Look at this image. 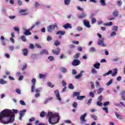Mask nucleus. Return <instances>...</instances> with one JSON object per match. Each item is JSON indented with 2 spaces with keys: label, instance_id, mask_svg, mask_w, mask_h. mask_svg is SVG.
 <instances>
[{
  "label": "nucleus",
  "instance_id": "nucleus-34",
  "mask_svg": "<svg viewBox=\"0 0 125 125\" xmlns=\"http://www.w3.org/2000/svg\"><path fill=\"white\" fill-rule=\"evenodd\" d=\"M89 51L90 52H95V51H96V50L95 49V48L92 47L90 48Z\"/></svg>",
  "mask_w": 125,
  "mask_h": 125
},
{
  "label": "nucleus",
  "instance_id": "nucleus-8",
  "mask_svg": "<svg viewBox=\"0 0 125 125\" xmlns=\"http://www.w3.org/2000/svg\"><path fill=\"white\" fill-rule=\"evenodd\" d=\"M80 64H81V61L77 59H74L72 62V65L73 66H79Z\"/></svg>",
  "mask_w": 125,
  "mask_h": 125
},
{
  "label": "nucleus",
  "instance_id": "nucleus-64",
  "mask_svg": "<svg viewBox=\"0 0 125 125\" xmlns=\"http://www.w3.org/2000/svg\"><path fill=\"white\" fill-rule=\"evenodd\" d=\"M18 3L19 5H22V1L21 0H18Z\"/></svg>",
  "mask_w": 125,
  "mask_h": 125
},
{
  "label": "nucleus",
  "instance_id": "nucleus-39",
  "mask_svg": "<svg viewBox=\"0 0 125 125\" xmlns=\"http://www.w3.org/2000/svg\"><path fill=\"white\" fill-rule=\"evenodd\" d=\"M80 94V93L78 92H74L73 93V96H79Z\"/></svg>",
  "mask_w": 125,
  "mask_h": 125
},
{
  "label": "nucleus",
  "instance_id": "nucleus-26",
  "mask_svg": "<svg viewBox=\"0 0 125 125\" xmlns=\"http://www.w3.org/2000/svg\"><path fill=\"white\" fill-rule=\"evenodd\" d=\"M104 25L106 26H112L113 25V22H106L104 23Z\"/></svg>",
  "mask_w": 125,
  "mask_h": 125
},
{
  "label": "nucleus",
  "instance_id": "nucleus-3",
  "mask_svg": "<svg viewBox=\"0 0 125 125\" xmlns=\"http://www.w3.org/2000/svg\"><path fill=\"white\" fill-rule=\"evenodd\" d=\"M55 28H58L57 27V23H55L53 25H49L47 27V31L49 32V33H51L53 31H54L55 30Z\"/></svg>",
  "mask_w": 125,
  "mask_h": 125
},
{
  "label": "nucleus",
  "instance_id": "nucleus-41",
  "mask_svg": "<svg viewBox=\"0 0 125 125\" xmlns=\"http://www.w3.org/2000/svg\"><path fill=\"white\" fill-rule=\"evenodd\" d=\"M103 110L104 111V112L106 113H109V111L108 110V107H103Z\"/></svg>",
  "mask_w": 125,
  "mask_h": 125
},
{
  "label": "nucleus",
  "instance_id": "nucleus-44",
  "mask_svg": "<svg viewBox=\"0 0 125 125\" xmlns=\"http://www.w3.org/2000/svg\"><path fill=\"white\" fill-rule=\"evenodd\" d=\"M72 106L74 107V108H77L78 107V103H77V102H74Z\"/></svg>",
  "mask_w": 125,
  "mask_h": 125
},
{
  "label": "nucleus",
  "instance_id": "nucleus-62",
  "mask_svg": "<svg viewBox=\"0 0 125 125\" xmlns=\"http://www.w3.org/2000/svg\"><path fill=\"white\" fill-rule=\"evenodd\" d=\"M96 87H98V86H100V84L99 83V82H98V81L96 82Z\"/></svg>",
  "mask_w": 125,
  "mask_h": 125
},
{
  "label": "nucleus",
  "instance_id": "nucleus-25",
  "mask_svg": "<svg viewBox=\"0 0 125 125\" xmlns=\"http://www.w3.org/2000/svg\"><path fill=\"white\" fill-rule=\"evenodd\" d=\"M0 83L1 84H5L6 83H7V82L1 79H0Z\"/></svg>",
  "mask_w": 125,
  "mask_h": 125
},
{
  "label": "nucleus",
  "instance_id": "nucleus-53",
  "mask_svg": "<svg viewBox=\"0 0 125 125\" xmlns=\"http://www.w3.org/2000/svg\"><path fill=\"white\" fill-rule=\"evenodd\" d=\"M95 23H96V19L95 18H93L91 20V23L94 24Z\"/></svg>",
  "mask_w": 125,
  "mask_h": 125
},
{
  "label": "nucleus",
  "instance_id": "nucleus-21",
  "mask_svg": "<svg viewBox=\"0 0 125 125\" xmlns=\"http://www.w3.org/2000/svg\"><path fill=\"white\" fill-rule=\"evenodd\" d=\"M46 115H47V114H46L45 112L42 111L40 113V117H41V118H44V117H45Z\"/></svg>",
  "mask_w": 125,
  "mask_h": 125
},
{
  "label": "nucleus",
  "instance_id": "nucleus-6",
  "mask_svg": "<svg viewBox=\"0 0 125 125\" xmlns=\"http://www.w3.org/2000/svg\"><path fill=\"white\" fill-rule=\"evenodd\" d=\"M60 51H61V49L59 47L57 48V50L52 49V52L55 55H59L60 54Z\"/></svg>",
  "mask_w": 125,
  "mask_h": 125
},
{
  "label": "nucleus",
  "instance_id": "nucleus-50",
  "mask_svg": "<svg viewBox=\"0 0 125 125\" xmlns=\"http://www.w3.org/2000/svg\"><path fill=\"white\" fill-rule=\"evenodd\" d=\"M14 29L15 31H17L18 34H19L20 29H19V28H18V27L15 26L14 27Z\"/></svg>",
  "mask_w": 125,
  "mask_h": 125
},
{
  "label": "nucleus",
  "instance_id": "nucleus-63",
  "mask_svg": "<svg viewBox=\"0 0 125 125\" xmlns=\"http://www.w3.org/2000/svg\"><path fill=\"white\" fill-rule=\"evenodd\" d=\"M77 74V70L76 69L72 70V75H76Z\"/></svg>",
  "mask_w": 125,
  "mask_h": 125
},
{
  "label": "nucleus",
  "instance_id": "nucleus-47",
  "mask_svg": "<svg viewBox=\"0 0 125 125\" xmlns=\"http://www.w3.org/2000/svg\"><path fill=\"white\" fill-rule=\"evenodd\" d=\"M45 77V75L44 74H39V78L40 79H43Z\"/></svg>",
  "mask_w": 125,
  "mask_h": 125
},
{
  "label": "nucleus",
  "instance_id": "nucleus-24",
  "mask_svg": "<svg viewBox=\"0 0 125 125\" xmlns=\"http://www.w3.org/2000/svg\"><path fill=\"white\" fill-rule=\"evenodd\" d=\"M113 15L114 17H118L119 16V12L115 11L113 13Z\"/></svg>",
  "mask_w": 125,
  "mask_h": 125
},
{
  "label": "nucleus",
  "instance_id": "nucleus-30",
  "mask_svg": "<svg viewBox=\"0 0 125 125\" xmlns=\"http://www.w3.org/2000/svg\"><path fill=\"white\" fill-rule=\"evenodd\" d=\"M104 89L103 88H100L98 90H97V93L98 94H100L103 91Z\"/></svg>",
  "mask_w": 125,
  "mask_h": 125
},
{
  "label": "nucleus",
  "instance_id": "nucleus-23",
  "mask_svg": "<svg viewBox=\"0 0 125 125\" xmlns=\"http://www.w3.org/2000/svg\"><path fill=\"white\" fill-rule=\"evenodd\" d=\"M118 74V69L116 68L114 70V72L112 73V77H115Z\"/></svg>",
  "mask_w": 125,
  "mask_h": 125
},
{
  "label": "nucleus",
  "instance_id": "nucleus-49",
  "mask_svg": "<svg viewBox=\"0 0 125 125\" xmlns=\"http://www.w3.org/2000/svg\"><path fill=\"white\" fill-rule=\"evenodd\" d=\"M79 57L80 53H77L74 56V58H75V59H78V58H79Z\"/></svg>",
  "mask_w": 125,
  "mask_h": 125
},
{
  "label": "nucleus",
  "instance_id": "nucleus-56",
  "mask_svg": "<svg viewBox=\"0 0 125 125\" xmlns=\"http://www.w3.org/2000/svg\"><path fill=\"white\" fill-rule=\"evenodd\" d=\"M116 80L118 82H121V81L122 80V77L121 76L118 77Z\"/></svg>",
  "mask_w": 125,
  "mask_h": 125
},
{
  "label": "nucleus",
  "instance_id": "nucleus-18",
  "mask_svg": "<svg viewBox=\"0 0 125 125\" xmlns=\"http://www.w3.org/2000/svg\"><path fill=\"white\" fill-rule=\"evenodd\" d=\"M54 44L55 45V46H58L61 44V42L58 40H56L54 42Z\"/></svg>",
  "mask_w": 125,
  "mask_h": 125
},
{
  "label": "nucleus",
  "instance_id": "nucleus-33",
  "mask_svg": "<svg viewBox=\"0 0 125 125\" xmlns=\"http://www.w3.org/2000/svg\"><path fill=\"white\" fill-rule=\"evenodd\" d=\"M91 117L92 119H93L95 121H96L97 120V116H96L95 115L93 114L91 115Z\"/></svg>",
  "mask_w": 125,
  "mask_h": 125
},
{
  "label": "nucleus",
  "instance_id": "nucleus-58",
  "mask_svg": "<svg viewBox=\"0 0 125 125\" xmlns=\"http://www.w3.org/2000/svg\"><path fill=\"white\" fill-rule=\"evenodd\" d=\"M16 92H17V93H18V94H20L21 93V91L19 89H17L16 90Z\"/></svg>",
  "mask_w": 125,
  "mask_h": 125
},
{
  "label": "nucleus",
  "instance_id": "nucleus-32",
  "mask_svg": "<svg viewBox=\"0 0 125 125\" xmlns=\"http://www.w3.org/2000/svg\"><path fill=\"white\" fill-rule=\"evenodd\" d=\"M21 41H22V42H26V41H27V39H26V37H25L24 35L21 37Z\"/></svg>",
  "mask_w": 125,
  "mask_h": 125
},
{
  "label": "nucleus",
  "instance_id": "nucleus-46",
  "mask_svg": "<svg viewBox=\"0 0 125 125\" xmlns=\"http://www.w3.org/2000/svg\"><path fill=\"white\" fill-rule=\"evenodd\" d=\"M97 106H100V107H101V106L103 105V103H101V102H97Z\"/></svg>",
  "mask_w": 125,
  "mask_h": 125
},
{
  "label": "nucleus",
  "instance_id": "nucleus-59",
  "mask_svg": "<svg viewBox=\"0 0 125 125\" xmlns=\"http://www.w3.org/2000/svg\"><path fill=\"white\" fill-rule=\"evenodd\" d=\"M89 95H90V96H91V97L93 98V97H94V93L91 92L89 93Z\"/></svg>",
  "mask_w": 125,
  "mask_h": 125
},
{
  "label": "nucleus",
  "instance_id": "nucleus-51",
  "mask_svg": "<svg viewBox=\"0 0 125 125\" xmlns=\"http://www.w3.org/2000/svg\"><path fill=\"white\" fill-rule=\"evenodd\" d=\"M47 41H48V42L52 41V37H51V36H48L47 38Z\"/></svg>",
  "mask_w": 125,
  "mask_h": 125
},
{
  "label": "nucleus",
  "instance_id": "nucleus-61",
  "mask_svg": "<svg viewBox=\"0 0 125 125\" xmlns=\"http://www.w3.org/2000/svg\"><path fill=\"white\" fill-rule=\"evenodd\" d=\"M117 3L119 6H122V4L123 3V2H122L121 1H118Z\"/></svg>",
  "mask_w": 125,
  "mask_h": 125
},
{
  "label": "nucleus",
  "instance_id": "nucleus-7",
  "mask_svg": "<svg viewBox=\"0 0 125 125\" xmlns=\"http://www.w3.org/2000/svg\"><path fill=\"white\" fill-rule=\"evenodd\" d=\"M27 112V110L26 109H23L21 111H20V117H19V120L20 121L22 120V118L24 117V115H25V113Z\"/></svg>",
  "mask_w": 125,
  "mask_h": 125
},
{
  "label": "nucleus",
  "instance_id": "nucleus-1",
  "mask_svg": "<svg viewBox=\"0 0 125 125\" xmlns=\"http://www.w3.org/2000/svg\"><path fill=\"white\" fill-rule=\"evenodd\" d=\"M14 113L9 109H4L0 113V123L3 125L12 124L14 122Z\"/></svg>",
  "mask_w": 125,
  "mask_h": 125
},
{
  "label": "nucleus",
  "instance_id": "nucleus-14",
  "mask_svg": "<svg viewBox=\"0 0 125 125\" xmlns=\"http://www.w3.org/2000/svg\"><path fill=\"white\" fill-rule=\"evenodd\" d=\"M85 117H86V113L84 114L83 115H82L81 117H80V121L81 122H86L85 119Z\"/></svg>",
  "mask_w": 125,
  "mask_h": 125
},
{
  "label": "nucleus",
  "instance_id": "nucleus-42",
  "mask_svg": "<svg viewBox=\"0 0 125 125\" xmlns=\"http://www.w3.org/2000/svg\"><path fill=\"white\" fill-rule=\"evenodd\" d=\"M110 104V102H106L104 103L103 105L104 107H107V106H108V105Z\"/></svg>",
  "mask_w": 125,
  "mask_h": 125
},
{
  "label": "nucleus",
  "instance_id": "nucleus-2",
  "mask_svg": "<svg viewBox=\"0 0 125 125\" xmlns=\"http://www.w3.org/2000/svg\"><path fill=\"white\" fill-rule=\"evenodd\" d=\"M47 116L49 118L48 122L50 125H56L60 121V116L58 113H54L52 112L49 111Z\"/></svg>",
  "mask_w": 125,
  "mask_h": 125
},
{
  "label": "nucleus",
  "instance_id": "nucleus-48",
  "mask_svg": "<svg viewBox=\"0 0 125 125\" xmlns=\"http://www.w3.org/2000/svg\"><path fill=\"white\" fill-rule=\"evenodd\" d=\"M68 88H70V89H74V86L73 85V84L70 83L69 84Z\"/></svg>",
  "mask_w": 125,
  "mask_h": 125
},
{
  "label": "nucleus",
  "instance_id": "nucleus-52",
  "mask_svg": "<svg viewBox=\"0 0 125 125\" xmlns=\"http://www.w3.org/2000/svg\"><path fill=\"white\" fill-rule=\"evenodd\" d=\"M20 104H21V105H23V106H25V105H26V103H25V102L22 100H21L20 101Z\"/></svg>",
  "mask_w": 125,
  "mask_h": 125
},
{
  "label": "nucleus",
  "instance_id": "nucleus-9",
  "mask_svg": "<svg viewBox=\"0 0 125 125\" xmlns=\"http://www.w3.org/2000/svg\"><path fill=\"white\" fill-rule=\"evenodd\" d=\"M54 93L56 97L57 98V100H59V101H61L62 99L60 97V93H59V91L58 90H55L54 91Z\"/></svg>",
  "mask_w": 125,
  "mask_h": 125
},
{
  "label": "nucleus",
  "instance_id": "nucleus-11",
  "mask_svg": "<svg viewBox=\"0 0 125 125\" xmlns=\"http://www.w3.org/2000/svg\"><path fill=\"white\" fill-rule=\"evenodd\" d=\"M98 45H102L104 47L106 46V45L104 43V39L102 38L101 40H99V42H98Z\"/></svg>",
  "mask_w": 125,
  "mask_h": 125
},
{
  "label": "nucleus",
  "instance_id": "nucleus-36",
  "mask_svg": "<svg viewBox=\"0 0 125 125\" xmlns=\"http://www.w3.org/2000/svg\"><path fill=\"white\" fill-rule=\"evenodd\" d=\"M70 0H64V4L66 5H69L70 4Z\"/></svg>",
  "mask_w": 125,
  "mask_h": 125
},
{
  "label": "nucleus",
  "instance_id": "nucleus-31",
  "mask_svg": "<svg viewBox=\"0 0 125 125\" xmlns=\"http://www.w3.org/2000/svg\"><path fill=\"white\" fill-rule=\"evenodd\" d=\"M60 70L62 73H66L67 72V69L65 67H62Z\"/></svg>",
  "mask_w": 125,
  "mask_h": 125
},
{
  "label": "nucleus",
  "instance_id": "nucleus-35",
  "mask_svg": "<svg viewBox=\"0 0 125 125\" xmlns=\"http://www.w3.org/2000/svg\"><path fill=\"white\" fill-rule=\"evenodd\" d=\"M48 59H49V60H50L51 62L54 61V57L52 56H49L48 58Z\"/></svg>",
  "mask_w": 125,
  "mask_h": 125
},
{
  "label": "nucleus",
  "instance_id": "nucleus-4",
  "mask_svg": "<svg viewBox=\"0 0 125 125\" xmlns=\"http://www.w3.org/2000/svg\"><path fill=\"white\" fill-rule=\"evenodd\" d=\"M36 27V25H33L32 26L30 29H27L26 30L24 33L23 34H24L25 36H30L32 35V33L30 32V31H32L33 29H34V27Z\"/></svg>",
  "mask_w": 125,
  "mask_h": 125
},
{
  "label": "nucleus",
  "instance_id": "nucleus-5",
  "mask_svg": "<svg viewBox=\"0 0 125 125\" xmlns=\"http://www.w3.org/2000/svg\"><path fill=\"white\" fill-rule=\"evenodd\" d=\"M32 85L31 86V92H34L35 91V89L36 88V80L35 78H33L32 79Z\"/></svg>",
  "mask_w": 125,
  "mask_h": 125
},
{
  "label": "nucleus",
  "instance_id": "nucleus-12",
  "mask_svg": "<svg viewBox=\"0 0 125 125\" xmlns=\"http://www.w3.org/2000/svg\"><path fill=\"white\" fill-rule=\"evenodd\" d=\"M83 25H85L86 28H90L91 27L90 23H89V21L84 20L83 21Z\"/></svg>",
  "mask_w": 125,
  "mask_h": 125
},
{
  "label": "nucleus",
  "instance_id": "nucleus-60",
  "mask_svg": "<svg viewBox=\"0 0 125 125\" xmlns=\"http://www.w3.org/2000/svg\"><path fill=\"white\" fill-rule=\"evenodd\" d=\"M91 83V87L92 89H93V88H94V83H93V82H90Z\"/></svg>",
  "mask_w": 125,
  "mask_h": 125
},
{
  "label": "nucleus",
  "instance_id": "nucleus-15",
  "mask_svg": "<svg viewBox=\"0 0 125 125\" xmlns=\"http://www.w3.org/2000/svg\"><path fill=\"white\" fill-rule=\"evenodd\" d=\"M27 9H21L20 11V13H21V15H27L28 13H26V11H27Z\"/></svg>",
  "mask_w": 125,
  "mask_h": 125
},
{
  "label": "nucleus",
  "instance_id": "nucleus-20",
  "mask_svg": "<svg viewBox=\"0 0 125 125\" xmlns=\"http://www.w3.org/2000/svg\"><path fill=\"white\" fill-rule=\"evenodd\" d=\"M83 71H81L80 74L75 76V79H81V78H82V76H83Z\"/></svg>",
  "mask_w": 125,
  "mask_h": 125
},
{
  "label": "nucleus",
  "instance_id": "nucleus-45",
  "mask_svg": "<svg viewBox=\"0 0 125 125\" xmlns=\"http://www.w3.org/2000/svg\"><path fill=\"white\" fill-rule=\"evenodd\" d=\"M91 72L92 74H96V73H97V71H96V69H95V68H92Z\"/></svg>",
  "mask_w": 125,
  "mask_h": 125
},
{
  "label": "nucleus",
  "instance_id": "nucleus-43",
  "mask_svg": "<svg viewBox=\"0 0 125 125\" xmlns=\"http://www.w3.org/2000/svg\"><path fill=\"white\" fill-rule=\"evenodd\" d=\"M113 83V79H110V81L106 83V85H110Z\"/></svg>",
  "mask_w": 125,
  "mask_h": 125
},
{
  "label": "nucleus",
  "instance_id": "nucleus-29",
  "mask_svg": "<svg viewBox=\"0 0 125 125\" xmlns=\"http://www.w3.org/2000/svg\"><path fill=\"white\" fill-rule=\"evenodd\" d=\"M83 98H85V97L84 96H78L77 97V99L78 100H83Z\"/></svg>",
  "mask_w": 125,
  "mask_h": 125
},
{
  "label": "nucleus",
  "instance_id": "nucleus-10",
  "mask_svg": "<svg viewBox=\"0 0 125 125\" xmlns=\"http://www.w3.org/2000/svg\"><path fill=\"white\" fill-rule=\"evenodd\" d=\"M66 33L65 31H59L56 33V35H61L59 36V39H62V36H64Z\"/></svg>",
  "mask_w": 125,
  "mask_h": 125
},
{
  "label": "nucleus",
  "instance_id": "nucleus-54",
  "mask_svg": "<svg viewBox=\"0 0 125 125\" xmlns=\"http://www.w3.org/2000/svg\"><path fill=\"white\" fill-rule=\"evenodd\" d=\"M112 31H118V26H113Z\"/></svg>",
  "mask_w": 125,
  "mask_h": 125
},
{
  "label": "nucleus",
  "instance_id": "nucleus-40",
  "mask_svg": "<svg viewBox=\"0 0 125 125\" xmlns=\"http://www.w3.org/2000/svg\"><path fill=\"white\" fill-rule=\"evenodd\" d=\"M47 84L49 86V87H51V88H52L54 86V85L52 84V83L51 82H48Z\"/></svg>",
  "mask_w": 125,
  "mask_h": 125
},
{
  "label": "nucleus",
  "instance_id": "nucleus-37",
  "mask_svg": "<svg viewBox=\"0 0 125 125\" xmlns=\"http://www.w3.org/2000/svg\"><path fill=\"white\" fill-rule=\"evenodd\" d=\"M103 99V97L102 96V95H100L98 99V102H102V100Z\"/></svg>",
  "mask_w": 125,
  "mask_h": 125
},
{
  "label": "nucleus",
  "instance_id": "nucleus-22",
  "mask_svg": "<svg viewBox=\"0 0 125 125\" xmlns=\"http://www.w3.org/2000/svg\"><path fill=\"white\" fill-rule=\"evenodd\" d=\"M115 116H116V117L117 118V119H119V120H122V119H123V117L122 116V115L119 114L117 112H115Z\"/></svg>",
  "mask_w": 125,
  "mask_h": 125
},
{
  "label": "nucleus",
  "instance_id": "nucleus-28",
  "mask_svg": "<svg viewBox=\"0 0 125 125\" xmlns=\"http://www.w3.org/2000/svg\"><path fill=\"white\" fill-rule=\"evenodd\" d=\"M94 68L96 69H100V63H97L94 65Z\"/></svg>",
  "mask_w": 125,
  "mask_h": 125
},
{
  "label": "nucleus",
  "instance_id": "nucleus-17",
  "mask_svg": "<svg viewBox=\"0 0 125 125\" xmlns=\"http://www.w3.org/2000/svg\"><path fill=\"white\" fill-rule=\"evenodd\" d=\"M40 54L41 55H43V54H48V51L46 50H43L40 52Z\"/></svg>",
  "mask_w": 125,
  "mask_h": 125
},
{
  "label": "nucleus",
  "instance_id": "nucleus-13",
  "mask_svg": "<svg viewBox=\"0 0 125 125\" xmlns=\"http://www.w3.org/2000/svg\"><path fill=\"white\" fill-rule=\"evenodd\" d=\"M85 17H86V13L85 12H83L82 14L78 16V18L80 19H83V18H85Z\"/></svg>",
  "mask_w": 125,
  "mask_h": 125
},
{
  "label": "nucleus",
  "instance_id": "nucleus-27",
  "mask_svg": "<svg viewBox=\"0 0 125 125\" xmlns=\"http://www.w3.org/2000/svg\"><path fill=\"white\" fill-rule=\"evenodd\" d=\"M112 70H109L107 73H105L104 74L103 76L104 77H106V76H108V75L112 74Z\"/></svg>",
  "mask_w": 125,
  "mask_h": 125
},
{
  "label": "nucleus",
  "instance_id": "nucleus-57",
  "mask_svg": "<svg viewBox=\"0 0 125 125\" xmlns=\"http://www.w3.org/2000/svg\"><path fill=\"white\" fill-rule=\"evenodd\" d=\"M9 48L10 50H11V51L14 50V46H12V45L10 46L9 47Z\"/></svg>",
  "mask_w": 125,
  "mask_h": 125
},
{
  "label": "nucleus",
  "instance_id": "nucleus-16",
  "mask_svg": "<svg viewBox=\"0 0 125 125\" xmlns=\"http://www.w3.org/2000/svg\"><path fill=\"white\" fill-rule=\"evenodd\" d=\"M63 28H64L65 29H69H69H72V26L71 25V24L67 23L64 25H63Z\"/></svg>",
  "mask_w": 125,
  "mask_h": 125
},
{
  "label": "nucleus",
  "instance_id": "nucleus-55",
  "mask_svg": "<svg viewBox=\"0 0 125 125\" xmlns=\"http://www.w3.org/2000/svg\"><path fill=\"white\" fill-rule=\"evenodd\" d=\"M92 102V99H89L87 103V105H90V104H91Z\"/></svg>",
  "mask_w": 125,
  "mask_h": 125
},
{
  "label": "nucleus",
  "instance_id": "nucleus-19",
  "mask_svg": "<svg viewBox=\"0 0 125 125\" xmlns=\"http://www.w3.org/2000/svg\"><path fill=\"white\" fill-rule=\"evenodd\" d=\"M23 55L24 56H27L28 55V50L27 49H23L22 50Z\"/></svg>",
  "mask_w": 125,
  "mask_h": 125
},
{
  "label": "nucleus",
  "instance_id": "nucleus-38",
  "mask_svg": "<svg viewBox=\"0 0 125 125\" xmlns=\"http://www.w3.org/2000/svg\"><path fill=\"white\" fill-rule=\"evenodd\" d=\"M77 8L78 10H80V11H82V12H83V11H84L83 8L81 7L80 6H78L77 7Z\"/></svg>",
  "mask_w": 125,
  "mask_h": 125
}]
</instances>
